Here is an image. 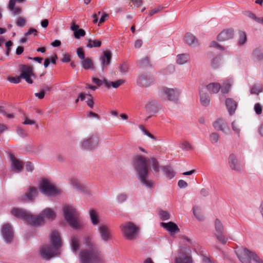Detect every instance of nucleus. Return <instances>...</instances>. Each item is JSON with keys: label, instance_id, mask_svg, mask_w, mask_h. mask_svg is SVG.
<instances>
[{"label": "nucleus", "instance_id": "nucleus-27", "mask_svg": "<svg viewBox=\"0 0 263 263\" xmlns=\"http://www.w3.org/2000/svg\"><path fill=\"white\" fill-rule=\"evenodd\" d=\"M39 216H41L43 218L45 217L49 219H54L56 216L55 213L50 208H46L44 209ZM43 219L44 220V219ZM44 222V221L42 224Z\"/></svg>", "mask_w": 263, "mask_h": 263}, {"label": "nucleus", "instance_id": "nucleus-12", "mask_svg": "<svg viewBox=\"0 0 263 263\" xmlns=\"http://www.w3.org/2000/svg\"><path fill=\"white\" fill-rule=\"evenodd\" d=\"M162 93L165 95L167 99L172 101H177L180 93L178 89L164 88L161 90Z\"/></svg>", "mask_w": 263, "mask_h": 263}, {"label": "nucleus", "instance_id": "nucleus-40", "mask_svg": "<svg viewBox=\"0 0 263 263\" xmlns=\"http://www.w3.org/2000/svg\"><path fill=\"white\" fill-rule=\"evenodd\" d=\"M247 42V35L246 32L242 31H239L238 44L239 45H244Z\"/></svg>", "mask_w": 263, "mask_h": 263}, {"label": "nucleus", "instance_id": "nucleus-9", "mask_svg": "<svg viewBox=\"0 0 263 263\" xmlns=\"http://www.w3.org/2000/svg\"><path fill=\"white\" fill-rule=\"evenodd\" d=\"M20 77L24 79L28 83L32 84L33 81L31 77L33 76L32 68L29 65L22 64L20 65Z\"/></svg>", "mask_w": 263, "mask_h": 263}, {"label": "nucleus", "instance_id": "nucleus-10", "mask_svg": "<svg viewBox=\"0 0 263 263\" xmlns=\"http://www.w3.org/2000/svg\"><path fill=\"white\" fill-rule=\"evenodd\" d=\"M235 253L242 263H251L253 252L250 251L246 248H242L236 250Z\"/></svg>", "mask_w": 263, "mask_h": 263}, {"label": "nucleus", "instance_id": "nucleus-60", "mask_svg": "<svg viewBox=\"0 0 263 263\" xmlns=\"http://www.w3.org/2000/svg\"><path fill=\"white\" fill-rule=\"evenodd\" d=\"M26 21L22 17H19L16 22V24L17 26L23 27L25 25Z\"/></svg>", "mask_w": 263, "mask_h": 263}, {"label": "nucleus", "instance_id": "nucleus-51", "mask_svg": "<svg viewBox=\"0 0 263 263\" xmlns=\"http://www.w3.org/2000/svg\"><path fill=\"white\" fill-rule=\"evenodd\" d=\"M16 133L20 136L22 138H25L27 136V131L23 129L22 127H17Z\"/></svg>", "mask_w": 263, "mask_h": 263}, {"label": "nucleus", "instance_id": "nucleus-19", "mask_svg": "<svg viewBox=\"0 0 263 263\" xmlns=\"http://www.w3.org/2000/svg\"><path fill=\"white\" fill-rule=\"evenodd\" d=\"M234 35V30L232 29H226L221 31L217 36L219 41H224L232 39Z\"/></svg>", "mask_w": 263, "mask_h": 263}, {"label": "nucleus", "instance_id": "nucleus-13", "mask_svg": "<svg viewBox=\"0 0 263 263\" xmlns=\"http://www.w3.org/2000/svg\"><path fill=\"white\" fill-rule=\"evenodd\" d=\"M1 232L5 241L7 243L11 242L13 238V232L11 226L8 223L4 224Z\"/></svg>", "mask_w": 263, "mask_h": 263}, {"label": "nucleus", "instance_id": "nucleus-38", "mask_svg": "<svg viewBox=\"0 0 263 263\" xmlns=\"http://www.w3.org/2000/svg\"><path fill=\"white\" fill-rule=\"evenodd\" d=\"M89 214L92 223L93 225L98 224L99 222V219L96 211L93 210H91L89 212Z\"/></svg>", "mask_w": 263, "mask_h": 263}, {"label": "nucleus", "instance_id": "nucleus-1", "mask_svg": "<svg viewBox=\"0 0 263 263\" xmlns=\"http://www.w3.org/2000/svg\"><path fill=\"white\" fill-rule=\"evenodd\" d=\"M86 249H82L79 253L81 263H103L104 259L97 245L89 236L84 238Z\"/></svg>", "mask_w": 263, "mask_h": 263}, {"label": "nucleus", "instance_id": "nucleus-42", "mask_svg": "<svg viewBox=\"0 0 263 263\" xmlns=\"http://www.w3.org/2000/svg\"><path fill=\"white\" fill-rule=\"evenodd\" d=\"M221 56L218 55L211 60V66L213 68H217L220 65Z\"/></svg>", "mask_w": 263, "mask_h": 263}, {"label": "nucleus", "instance_id": "nucleus-23", "mask_svg": "<svg viewBox=\"0 0 263 263\" xmlns=\"http://www.w3.org/2000/svg\"><path fill=\"white\" fill-rule=\"evenodd\" d=\"M229 163L231 168L235 171H239L241 168V164L233 154H231L229 157Z\"/></svg>", "mask_w": 263, "mask_h": 263}, {"label": "nucleus", "instance_id": "nucleus-2", "mask_svg": "<svg viewBox=\"0 0 263 263\" xmlns=\"http://www.w3.org/2000/svg\"><path fill=\"white\" fill-rule=\"evenodd\" d=\"M133 164L137 172V177L142 184L147 188L154 187V182L147 179L149 172L146 159L141 155H137L133 159Z\"/></svg>", "mask_w": 263, "mask_h": 263}, {"label": "nucleus", "instance_id": "nucleus-31", "mask_svg": "<svg viewBox=\"0 0 263 263\" xmlns=\"http://www.w3.org/2000/svg\"><path fill=\"white\" fill-rule=\"evenodd\" d=\"M71 185L74 189L79 190L83 193L86 191V187L83 184L81 183L77 179H72L71 180Z\"/></svg>", "mask_w": 263, "mask_h": 263}, {"label": "nucleus", "instance_id": "nucleus-7", "mask_svg": "<svg viewBox=\"0 0 263 263\" xmlns=\"http://www.w3.org/2000/svg\"><path fill=\"white\" fill-rule=\"evenodd\" d=\"M41 192L48 196H54L60 194L61 190L52 184L48 180L43 179L40 184Z\"/></svg>", "mask_w": 263, "mask_h": 263}, {"label": "nucleus", "instance_id": "nucleus-36", "mask_svg": "<svg viewBox=\"0 0 263 263\" xmlns=\"http://www.w3.org/2000/svg\"><path fill=\"white\" fill-rule=\"evenodd\" d=\"M138 63L139 66L141 68L144 69L152 67V65L149 61V58L147 57H146L139 60Z\"/></svg>", "mask_w": 263, "mask_h": 263}, {"label": "nucleus", "instance_id": "nucleus-11", "mask_svg": "<svg viewBox=\"0 0 263 263\" xmlns=\"http://www.w3.org/2000/svg\"><path fill=\"white\" fill-rule=\"evenodd\" d=\"M215 229L216 231L215 235L217 239L221 243H226L227 238L223 234V227L222 223L218 219H216L215 221Z\"/></svg>", "mask_w": 263, "mask_h": 263}, {"label": "nucleus", "instance_id": "nucleus-34", "mask_svg": "<svg viewBox=\"0 0 263 263\" xmlns=\"http://www.w3.org/2000/svg\"><path fill=\"white\" fill-rule=\"evenodd\" d=\"M70 245L73 252H77L79 250L80 243L77 236H72L71 238Z\"/></svg>", "mask_w": 263, "mask_h": 263}, {"label": "nucleus", "instance_id": "nucleus-47", "mask_svg": "<svg viewBox=\"0 0 263 263\" xmlns=\"http://www.w3.org/2000/svg\"><path fill=\"white\" fill-rule=\"evenodd\" d=\"M180 147L183 150H185V151H190L193 149V147H192V145L189 142H187L186 141H184L181 143Z\"/></svg>", "mask_w": 263, "mask_h": 263}, {"label": "nucleus", "instance_id": "nucleus-45", "mask_svg": "<svg viewBox=\"0 0 263 263\" xmlns=\"http://www.w3.org/2000/svg\"><path fill=\"white\" fill-rule=\"evenodd\" d=\"M262 90L261 87L257 85H253L250 90V93L252 95H258L262 92Z\"/></svg>", "mask_w": 263, "mask_h": 263}, {"label": "nucleus", "instance_id": "nucleus-14", "mask_svg": "<svg viewBox=\"0 0 263 263\" xmlns=\"http://www.w3.org/2000/svg\"><path fill=\"white\" fill-rule=\"evenodd\" d=\"M215 129L221 131L224 134H230L231 130L227 123L222 119H219L213 124Z\"/></svg>", "mask_w": 263, "mask_h": 263}, {"label": "nucleus", "instance_id": "nucleus-52", "mask_svg": "<svg viewBox=\"0 0 263 263\" xmlns=\"http://www.w3.org/2000/svg\"><path fill=\"white\" fill-rule=\"evenodd\" d=\"M252 259L256 263H263V258L260 257L254 252L252 255Z\"/></svg>", "mask_w": 263, "mask_h": 263}, {"label": "nucleus", "instance_id": "nucleus-4", "mask_svg": "<svg viewBox=\"0 0 263 263\" xmlns=\"http://www.w3.org/2000/svg\"><path fill=\"white\" fill-rule=\"evenodd\" d=\"M64 216L68 224L74 229H80L82 227L83 222L80 214L72 206L66 205L63 207Z\"/></svg>", "mask_w": 263, "mask_h": 263}, {"label": "nucleus", "instance_id": "nucleus-16", "mask_svg": "<svg viewBox=\"0 0 263 263\" xmlns=\"http://www.w3.org/2000/svg\"><path fill=\"white\" fill-rule=\"evenodd\" d=\"M98 231L102 239L107 242L112 238L110 229L106 226H100L98 228Z\"/></svg>", "mask_w": 263, "mask_h": 263}, {"label": "nucleus", "instance_id": "nucleus-53", "mask_svg": "<svg viewBox=\"0 0 263 263\" xmlns=\"http://www.w3.org/2000/svg\"><path fill=\"white\" fill-rule=\"evenodd\" d=\"M232 128L233 131L237 135H239L240 129L238 125L236 123L235 121H234L232 123Z\"/></svg>", "mask_w": 263, "mask_h": 263}, {"label": "nucleus", "instance_id": "nucleus-43", "mask_svg": "<svg viewBox=\"0 0 263 263\" xmlns=\"http://www.w3.org/2000/svg\"><path fill=\"white\" fill-rule=\"evenodd\" d=\"M101 45V41L100 40H88L87 47L89 48L99 47Z\"/></svg>", "mask_w": 263, "mask_h": 263}, {"label": "nucleus", "instance_id": "nucleus-54", "mask_svg": "<svg viewBox=\"0 0 263 263\" xmlns=\"http://www.w3.org/2000/svg\"><path fill=\"white\" fill-rule=\"evenodd\" d=\"M107 80L104 79L103 80H100L98 78H92V82L95 84L97 85V86H101L102 85L104 84L105 85V81Z\"/></svg>", "mask_w": 263, "mask_h": 263}, {"label": "nucleus", "instance_id": "nucleus-64", "mask_svg": "<svg viewBox=\"0 0 263 263\" xmlns=\"http://www.w3.org/2000/svg\"><path fill=\"white\" fill-rule=\"evenodd\" d=\"M45 92L44 90H41L40 92L35 93L34 95L40 99H42L44 98Z\"/></svg>", "mask_w": 263, "mask_h": 263}, {"label": "nucleus", "instance_id": "nucleus-49", "mask_svg": "<svg viewBox=\"0 0 263 263\" xmlns=\"http://www.w3.org/2000/svg\"><path fill=\"white\" fill-rule=\"evenodd\" d=\"M159 215L160 218L162 220H166L170 218V214L169 213L165 211H160L159 212Z\"/></svg>", "mask_w": 263, "mask_h": 263}, {"label": "nucleus", "instance_id": "nucleus-26", "mask_svg": "<svg viewBox=\"0 0 263 263\" xmlns=\"http://www.w3.org/2000/svg\"><path fill=\"white\" fill-rule=\"evenodd\" d=\"M16 0H9L8 8L12 12L13 15H18L22 12V9L19 7H15Z\"/></svg>", "mask_w": 263, "mask_h": 263}, {"label": "nucleus", "instance_id": "nucleus-59", "mask_svg": "<svg viewBox=\"0 0 263 263\" xmlns=\"http://www.w3.org/2000/svg\"><path fill=\"white\" fill-rule=\"evenodd\" d=\"M126 199H127L126 194H123V193L119 194L117 197L118 202L120 203L124 202L126 200Z\"/></svg>", "mask_w": 263, "mask_h": 263}, {"label": "nucleus", "instance_id": "nucleus-35", "mask_svg": "<svg viewBox=\"0 0 263 263\" xmlns=\"http://www.w3.org/2000/svg\"><path fill=\"white\" fill-rule=\"evenodd\" d=\"M124 81L123 80H118L115 82H109L107 80L105 81V86L107 88H109L111 86L117 88L124 83Z\"/></svg>", "mask_w": 263, "mask_h": 263}, {"label": "nucleus", "instance_id": "nucleus-15", "mask_svg": "<svg viewBox=\"0 0 263 263\" xmlns=\"http://www.w3.org/2000/svg\"><path fill=\"white\" fill-rule=\"evenodd\" d=\"M153 82V77L152 76L146 73L139 75L137 80L138 84L142 87L149 86Z\"/></svg>", "mask_w": 263, "mask_h": 263}, {"label": "nucleus", "instance_id": "nucleus-3", "mask_svg": "<svg viewBox=\"0 0 263 263\" xmlns=\"http://www.w3.org/2000/svg\"><path fill=\"white\" fill-rule=\"evenodd\" d=\"M52 246L45 245L40 250L42 257L46 260L59 254V249L62 246V240L59 233L57 231L52 232L50 237Z\"/></svg>", "mask_w": 263, "mask_h": 263}, {"label": "nucleus", "instance_id": "nucleus-41", "mask_svg": "<svg viewBox=\"0 0 263 263\" xmlns=\"http://www.w3.org/2000/svg\"><path fill=\"white\" fill-rule=\"evenodd\" d=\"M193 211L194 216L198 220L202 221L204 219L203 216L201 213L200 209L198 206H194Z\"/></svg>", "mask_w": 263, "mask_h": 263}, {"label": "nucleus", "instance_id": "nucleus-44", "mask_svg": "<svg viewBox=\"0 0 263 263\" xmlns=\"http://www.w3.org/2000/svg\"><path fill=\"white\" fill-rule=\"evenodd\" d=\"M150 162L153 169L155 172L158 173L159 171V166L158 161L155 158H151Z\"/></svg>", "mask_w": 263, "mask_h": 263}, {"label": "nucleus", "instance_id": "nucleus-28", "mask_svg": "<svg viewBox=\"0 0 263 263\" xmlns=\"http://www.w3.org/2000/svg\"><path fill=\"white\" fill-rule=\"evenodd\" d=\"M200 101L202 105L207 106L210 104L211 97L210 95L205 92H199Z\"/></svg>", "mask_w": 263, "mask_h": 263}, {"label": "nucleus", "instance_id": "nucleus-58", "mask_svg": "<svg viewBox=\"0 0 263 263\" xmlns=\"http://www.w3.org/2000/svg\"><path fill=\"white\" fill-rule=\"evenodd\" d=\"M21 78L20 76L19 77H9L8 80L12 83L18 84L21 82Z\"/></svg>", "mask_w": 263, "mask_h": 263}, {"label": "nucleus", "instance_id": "nucleus-6", "mask_svg": "<svg viewBox=\"0 0 263 263\" xmlns=\"http://www.w3.org/2000/svg\"><path fill=\"white\" fill-rule=\"evenodd\" d=\"M124 237L128 240L136 239L139 236V228L132 222H127L121 226Z\"/></svg>", "mask_w": 263, "mask_h": 263}, {"label": "nucleus", "instance_id": "nucleus-63", "mask_svg": "<svg viewBox=\"0 0 263 263\" xmlns=\"http://www.w3.org/2000/svg\"><path fill=\"white\" fill-rule=\"evenodd\" d=\"M37 31L34 28H30L28 31L25 33V36H27L31 34H33L34 36L37 35Z\"/></svg>", "mask_w": 263, "mask_h": 263}, {"label": "nucleus", "instance_id": "nucleus-8", "mask_svg": "<svg viewBox=\"0 0 263 263\" xmlns=\"http://www.w3.org/2000/svg\"><path fill=\"white\" fill-rule=\"evenodd\" d=\"M99 143V138L98 136L93 134L89 138L82 142L81 146L83 149L91 151L98 147Z\"/></svg>", "mask_w": 263, "mask_h": 263}, {"label": "nucleus", "instance_id": "nucleus-39", "mask_svg": "<svg viewBox=\"0 0 263 263\" xmlns=\"http://www.w3.org/2000/svg\"><path fill=\"white\" fill-rule=\"evenodd\" d=\"M83 67L85 69H91L93 67V63L89 58L84 59L82 60L81 62Z\"/></svg>", "mask_w": 263, "mask_h": 263}, {"label": "nucleus", "instance_id": "nucleus-57", "mask_svg": "<svg viewBox=\"0 0 263 263\" xmlns=\"http://www.w3.org/2000/svg\"><path fill=\"white\" fill-rule=\"evenodd\" d=\"M139 128L142 130L144 135L147 136L152 139H156V138L148 132L142 125L139 126Z\"/></svg>", "mask_w": 263, "mask_h": 263}, {"label": "nucleus", "instance_id": "nucleus-25", "mask_svg": "<svg viewBox=\"0 0 263 263\" xmlns=\"http://www.w3.org/2000/svg\"><path fill=\"white\" fill-rule=\"evenodd\" d=\"M157 104V102L155 100H151L148 101L145 106L146 111L151 114L157 112L158 110Z\"/></svg>", "mask_w": 263, "mask_h": 263}, {"label": "nucleus", "instance_id": "nucleus-30", "mask_svg": "<svg viewBox=\"0 0 263 263\" xmlns=\"http://www.w3.org/2000/svg\"><path fill=\"white\" fill-rule=\"evenodd\" d=\"M206 88L210 93H217L221 88V85L218 83H211L206 85Z\"/></svg>", "mask_w": 263, "mask_h": 263}, {"label": "nucleus", "instance_id": "nucleus-48", "mask_svg": "<svg viewBox=\"0 0 263 263\" xmlns=\"http://www.w3.org/2000/svg\"><path fill=\"white\" fill-rule=\"evenodd\" d=\"M73 33L75 38L77 39H79L80 37L84 36L86 34L85 30L83 29H79Z\"/></svg>", "mask_w": 263, "mask_h": 263}, {"label": "nucleus", "instance_id": "nucleus-61", "mask_svg": "<svg viewBox=\"0 0 263 263\" xmlns=\"http://www.w3.org/2000/svg\"><path fill=\"white\" fill-rule=\"evenodd\" d=\"M254 111L255 113L257 115H260L262 112V106L261 105L257 103H256L254 105Z\"/></svg>", "mask_w": 263, "mask_h": 263}, {"label": "nucleus", "instance_id": "nucleus-18", "mask_svg": "<svg viewBox=\"0 0 263 263\" xmlns=\"http://www.w3.org/2000/svg\"><path fill=\"white\" fill-rule=\"evenodd\" d=\"M101 62V66L103 70H104L106 67L110 65L111 60V53L108 50L103 51V55L100 58Z\"/></svg>", "mask_w": 263, "mask_h": 263}, {"label": "nucleus", "instance_id": "nucleus-33", "mask_svg": "<svg viewBox=\"0 0 263 263\" xmlns=\"http://www.w3.org/2000/svg\"><path fill=\"white\" fill-rule=\"evenodd\" d=\"M164 175L169 179H172L175 175V173L170 166H165L162 167Z\"/></svg>", "mask_w": 263, "mask_h": 263}, {"label": "nucleus", "instance_id": "nucleus-21", "mask_svg": "<svg viewBox=\"0 0 263 263\" xmlns=\"http://www.w3.org/2000/svg\"><path fill=\"white\" fill-rule=\"evenodd\" d=\"M10 158L12 162V169L16 173L21 172L23 167L22 162L12 155L10 156Z\"/></svg>", "mask_w": 263, "mask_h": 263}, {"label": "nucleus", "instance_id": "nucleus-29", "mask_svg": "<svg viewBox=\"0 0 263 263\" xmlns=\"http://www.w3.org/2000/svg\"><path fill=\"white\" fill-rule=\"evenodd\" d=\"M232 83L233 80L231 79L224 80L222 83V87H221V92L223 94L228 93Z\"/></svg>", "mask_w": 263, "mask_h": 263}, {"label": "nucleus", "instance_id": "nucleus-32", "mask_svg": "<svg viewBox=\"0 0 263 263\" xmlns=\"http://www.w3.org/2000/svg\"><path fill=\"white\" fill-rule=\"evenodd\" d=\"M185 42L189 45H196L198 42L195 36L190 33H187L184 36Z\"/></svg>", "mask_w": 263, "mask_h": 263}, {"label": "nucleus", "instance_id": "nucleus-55", "mask_svg": "<svg viewBox=\"0 0 263 263\" xmlns=\"http://www.w3.org/2000/svg\"><path fill=\"white\" fill-rule=\"evenodd\" d=\"M77 53L78 57L81 60L85 59L84 51L82 47H79L77 49Z\"/></svg>", "mask_w": 263, "mask_h": 263}, {"label": "nucleus", "instance_id": "nucleus-22", "mask_svg": "<svg viewBox=\"0 0 263 263\" xmlns=\"http://www.w3.org/2000/svg\"><path fill=\"white\" fill-rule=\"evenodd\" d=\"M226 105L228 111L230 115H233L237 108V103L231 98H227L226 100Z\"/></svg>", "mask_w": 263, "mask_h": 263}, {"label": "nucleus", "instance_id": "nucleus-56", "mask_svg": "<svg viewBox=\"0 0 263 263\" xmlns=\"http://www.w3.org/2000/svg\"><path fill=\"white\" fill-rule=\"evenodd\" d=\"M163 7L162 6H159L157 8H155L152 10L151 12L149 13V16H152L153 15L158 13L159 12H160L162 9Z\"/></svg>", "mask_w": 263, "mask_h": 263}, {"label": "nucleus", "instance_id": "nucleus-37", "mask_svg": "<svg viewBox=\"0 0 263 263\" xmlns=\"http://www.w3.org/2000/svg\"><path fill=\"white\" fill-rule=\"evenodd\" d=\"M190 59V55L188 54H180L177 57V63L180 65L185 64Z\"/></svg>", "mask_w": 263, "mask_h": 263}, {"label": "nucleus", "instance_id": "nucleus-62", "mask_svg": "<svg viewBox=\"0 0 263 263\" xmlns=\"http://www.w3.org/2000/svg\"><path fill=\"white\" fill-rule=\"evenodd\" d=\"M210 47H214L217 49H218L221 50H224V48L221 46H220L219 44H218L215 41H212L210 44Z\"/></svg>", "mask_w": 263, "mask_h": 263}, {"label": "nucleus", "instance_id": "nucleus-17", "mask_svg": "<svg viewBox=\"0 0 263 263\" xmlns=\"http://www.w3.org/2000/svg\"><path fill=\"white\" fill-rule=\"evenodd\" d=\"M38 194L37 189L34 186H30L28 191L22 197V200L32 202Z\"/></svg>", "mask_w": 263, "mask_h": 263}, {"label": "nucleus", "instance_id": "nucleus-24", "mask_svg": "<svg viewBox=\"0 0 263 263\" xmlns=\"http://www.w3.org/2000/svg\"><path fill=\"white\" fill-rule=\"evenodd\" d=\"M161 225L171 234L175 233L179 231V229L177 225L173 222L167 223L162 222L161 223Z\"/></svg>", "mask_w": 263, "mask_h": 263}, {"label": "nucleus", "instance_id": "nucleus-46", "mask_svg": "<svg viewBox=\"0 0 263 263\" xmlns=\"http://www.w3.org/2000/svg\"><path fill=\"white\" fill-rule=\"evenodd\" d=\"M175 263H192V260L190 257L185 256L177 258Z\"/></svg>", "mask_w": 263, "mask_h": 263}, {"label": "nucleus", "instance_id": "nucleus-50", "mask_svg": "<svg viewBox=\"0 0 263 263\" xmlns=\"http://www.w3.org/2000/svg\"><path fill=\"white\" fill-rule=\"evenodd\" d=\"M219 135L216 133H213L210 136V140L212 143H216L219 140Z\"/></svg>", "mask_w": 263, "mask_h": 263}, {"label": "nucleus", "instance_id": "nucleus-20", "mask_svg": "<svg viewBox=\"0 0 263 263\" xmlns=\"http://www.w3.org/2000/svg\"><path fill=\"white\" fill-rule=\"evenodd\" d=\"M251 58L254 62H259L263 60V49L259 46L252 51Z\"/></svg>", "mask_w": 263, "mask_h": 263}, {"label": "nucleus", "instance_id": "nucleus-5", "mask_svg": "<svg viewBox=\"0 0 263 263\" xmlns=\"http://www.w3.org/2000/svg\"><path fill=\"white\" fill-rule=\"evenodd\" d=\"M14 216L21 219L32 226L42 224L44 219L41 216L32 215L29 212L21 208H14L11 211Z\"/></svg>", "mask_w": 263, "mask_h": 263}]
</instances>
